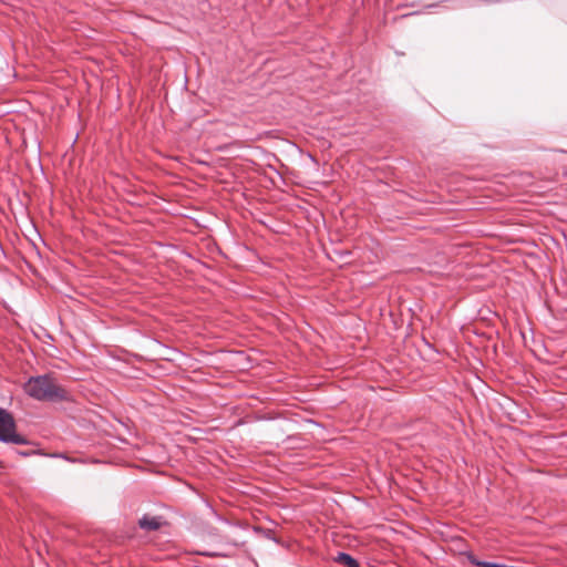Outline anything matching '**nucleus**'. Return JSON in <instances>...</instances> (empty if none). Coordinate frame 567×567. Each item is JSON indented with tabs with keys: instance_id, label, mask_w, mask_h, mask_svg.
Here are the masks:
<instances>
[{
	"instance_id": "f257e3e1",
	"label": "nucleus",
	"mask_w": 567,
	"mask_h": 567,
	"mask_svg": "<svg viewBox=\"0 0 567 567\" xmlns=\"http://www.w3.org/2000/svg\"><path fill=\"white\" fill-rule=\"evenodd\" d=\"M24 392L38 401H66L68 391L51 374L31 377L23 385Z\"/></svg>"
},
{
	"instance_id": "20e7f679",
	"label": "nucleus",
	"mask_w": 567,
	"mask_h": 567,
	"mask_svg": "<svg viewBox=\"0 0 567 567\" xmlns=\"http://www.w3.org/2000/svg\"><path fill=\"white\" fill-rule=\"evenodd\" d=\"M239 532V528L235 527V530L230 535L223 536V543L233 547H240L245 544L244 540L240 539V537L237 535Z\"/></svg>"
},
{
	"instance_id": "0eeeda50",
	"label": "nucleus",
	"mask_w": 567,
	"mask_h": 567,
	"mask_svg": "<svg viewBox=\"0 0 567 567\" xmlns=\"http://www.w3.org/2000/svg\"><path fill=\"white\" fill-rule=\"evenodd\" d=\"M199 555L205 557H228V554H221L217 551H198Z\"/></svg>"
},
{
	"instance_id": "39448f33",
	"label": "nucleus",
	"mask_w": 567,
	"mask_h": 567,
	"mask_svg": "<svg viewBox=\"0 0 567 567\" xmlns=\"http://www.w3.org/2000/svg\"><path fill=\"white\" fill-rule=\"evenodd\" d=\"M336 560L347 567H361L359 563L347 553H339Z\"/></svg>"
},
{
	"instance_id": "7ed1b4c3",
	"label": "nucleus",
	"mask_w": 567,
	"mask_h": 567,
	"mask_svg": "<svg viewBox=\"0 0 567 567\" xmlns=\"http://www.w3.org/2000/svg\"><path fill=\"white\" fill-rule=\"evenodd\" d=\"M163 522L161 517L144 515L140 520L138 525L145 530H157L162 526Z\"/></svg>"
},
{
	"instance_id": "423d86ee",
	"label": "nucleus",
	"mask_w": 567,
	"mask_h": 567,
	"mask_svg": "<svg viewBox=\"0 0 567 567\" xmlns=\"http://www.w3.org/2000/svg\"><path fill=\"white\" fill-rule=\"evenodd\" d=\"M470 561L472 565H475L477 567H515V566H509V565H505V564L478 560L475 557H470Z\"/></svg>"
},
{
	"instance_id": "f03ea898",
	"label": "nucleus",
	"mask_w": 567,
	"mask_h": 567,
	"mask_svg": "<svg viewBox=\"0 0 567 567\" xmlns=\"http://www.w3.org/2000/svg\"><path fill=\"white\" fill-rule=\"evenodd\" d=\"M0 441L12 444H25L23 436L16 432V422L11 413L0 409Z\"/></svg>"
}]
</instances>
